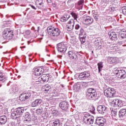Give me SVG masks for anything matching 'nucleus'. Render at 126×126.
Masks as SVG:
<instances>
[{
	"label": "nucleus",
	"instance_id": "nucleus-45",
	"mask_svg": "<svg viewBox=\"0 0 126 126\" xmlns=\"http://www.w3.org/2000/svg\"><path fill=\"white\" fill-rule=\"evenodd\" d=\"M36 82H41L42 83L43 82V80L42 79V76L39 77L37 78V79L36 81Z\"/></svg>",
	"mask_w": 126,
	"mask_h": 126
},
{
	"label": "nucleus",
	"instance_id": "nucleus-22",
	"mask_svg": "<svg viewBox=\"0 0 126 126\" xmlns=\"http://www.w3.org/2000/svg\"><path fill=\"white\" fill-rule=\"evenodd\" d=\"M42 79V82H48L50 78V75L49 74H44L41 75Z\"/></svg>",
	"mask_w": 126,
	"mask_h": 126
},
{
	"label": "nucleus",
	"instance_id": "nucleus-50",
	"mask_svg": "<svg viewBox=\"0 0 126 126\" xmlns=\"http://www.w3.org/2000/svg\"><path fill=\"white\" fill-rule=\"evenodd\" d=\"M52 114H57L58 113V110L55 109H51Z\"/></svg>",
	"mask_w": 126,
	"mask_h": 126
},
{
	"label": "nucleus",
	"instance_id": "nucleus-10",
	"mask_svg": "<svg viewBox=\"0 0 126 126\" xmlns=\"http://www.w3.org/2000/svg\"><path fill=\"white\" fill-rule=\"evenodd\" d=\"M44 68L42 67H37L34 69V73L35 76H40V75H42L43 73H44Z\"/></svg>",
	"mask_w": 126,
	"mask_h": 126
},
{
	"label": "nucleus",
	"instance_id": "nucleus-47",
	"mask_svg": "<svg viewBox=\"0 0 126 126\" xmlns=\"http://www.w3.org/2000/svg\"><path fill=\"white\" fill-rule=\"evenodd\" d=\"M82 53L81 52H76V56L77 57V61L78 60V58H80V57L81 56Z\"/></svg>",
	"mask_w": 126,
	"mask_h": 126
},
{
	"label": "nucleus",
	"instance_id": "nucleus-26",
	"mask_svg": "<svg viewBox=\"0 0 126 126\" xmlns=\"http://www.w3.org/2000/svg\"><path fill=\"white\" fill-rule=\"evenodd\" d=\"M6 122H7V119L5 116L3 115L0 117V124L4 125Z\"/></svg>",
	"mask_w": 126,
	"mask_h": 126
},
{
	"label": "nucleus",
	"instance_id": "nucleus-17",
	"mask_svg": "<svg viewBox=\"0 0 126 126\" xmlns=\"http://www.w3.org/2000/svg\"><path fill=\"white\" fill-rule=\"evenodd\" d=\"M110 39L112 41H117L118 40V34L115 32H108Z\"/></svg>",
	"mask_w": 126,
	"mask_h": 126
},
{
	"label": "nucleus",
	"instance_id": "nucleus-60",
	"mask_svg": "<svg viewBox=\"0 0 126 126\" xmlns=\"http://www.w3.org/2000/svg\"><path fill=\"white\" fill-rule=\"evenodd\" d=\"M113 113H114V116H117V112L113 111Z\"/></svg>",
	"mask_w": 126,
	"mask_h": 126
},
{
	"label": "nucleus",
	"instance_id": "nucleus-25",
	"mask_svg": "<svg viewBox=\"0 0 126 126\" xmlns=\"http://www.w3.org/2000/svg\"><path fill=\"white\" fill-rule=\"evenodd\" d=\"M7 79V77L5 76L4 73H3L0 71V81H2V82H4Z\"/></svg>",
	"mask_w": 126,
	"mask_h": 126
},
{
	"label": "nucleus",
	"instance_id": "nucleus-43",
	"mask_svg": "<svg viewBox=\"0 0 126 126\" xmlns=\"http://www.w3.org/2000/svg\"><path fill=\"white\" fill-rule=\"evenodd\" d=\"M85 33H84V30H83V29L81 28L80 30V33L79 34V37H82V36H84Z\"/></svg>",
	"mask_w": 126,
	"mask_h": 126
},
{
	"label": "nucleus",
	"instance_id": "nucleus-8",
	"mask_svg": "<svg viewBox=\"0 0 126 126\" xmlns=\"http://www.w3.org/2000/svg\"><path fill=\"white\" fill-rule=\"evenodd\" d=\"M106 61L109 64H117L119 62L117 57H107L106 58Z\"/></svg>",
	"mask_w": 126,
	"mask_h": 126
},
{
	"label": "nucleus",
	"instance_id": "nucleus-3",
	"mask_svg": "<svg viewBox=\"0 0 126 126\" xmlns=\"http://www.w3.org/2000/svg\"><path fill=\"white\" fill-rule=\"evenodd\" d=\"M83 121L84 124L87 126L93 125V123H94V117L90 116L89 113H85L84 114Z\"/></svg>",
	"mask_w": 126,
	"mask_h": 126
},
{
	"label": "nucleus",
	"instance_id": "nucleus-54",
	"mask_svg": "<svg viewBox=\"0 0 126 126\" xmlns=\"http://www.w3.org/2000/svg\"><path fill=\"white\" fill-rule=\"evenodd\" d=\"M47 2H48V3H51L52 2L53 0H47Z\"/></svg>",
	"mask_w": 126,
	"mask_h": 126
},
{
	"label": "nucleus",
	"instance_id": "nucleus-40",
	"mask_svg": "<svg viewBox=\"0 0 126 126\" xmlns=\"http://www.w3.org/2000/svg\"><path fill=\"white\" fill-rule=\"evenodd\" d=\"M97 65H98V72L99 73H100V72H101V68H103V63H97Z\"/></svg>",
	"mask_w": 126,
	"mask_h": 126
},
{
	"label": "nucleus",
	"instance_id": "nucleus-31",
	"mask_svg": "<svg viewBox=\"0 0 126 126\" xmlns=\"http://www.w3.org/2000/svg\"><path fill=\"white\" fill-rule=\"evenodd\" d=\"M51 91V86L49 85H45L44 86V92L45 93H48Z\"/></svg>",
	"mask_w": 126,
	"mask_h": 126
},
{
	"label": "nucleus",
	"instance_id": "nucleus-32",
	"mask_svg": "<svg viewBox=\"0 0 126 126\" xmlns=\"http://www.w3.org/2000/svg\"><path fill=\"white\" fill-rule=\"evenodd\" d=\"M53 124L54 126H62L61 120L59 119L55 120V121L53 122Z\"/></svg>",
	"mask_w": 126,
	"mask_h": 126
},
{
	"label": "nucleus",
	"instance_id": "nucleus-36",
	"mask_svg": "<svg viewBox=\"0 0 126 126\" xmlns=\"http://www.w3.org/2000/svg\"><path fill=\"white\" fill-rule=\"evenodd\" d=\"M36 113L37 115H41V114H43L44 113V110H43V107H40L37 109L36 110Z\"/></svg>",
	"mask_w": 126,
	"mask_h": 126
},
{
	"label": "nucleus",
	"instance_id": "nucleus-13",
	"mask_svg": "<svg viewBox=\"0 0 126 126\" xmlns=\"http://www.w3.org/2000/svg\"><path fill=\"white\" fill-rule=\"evenodd\" d=\"M74 20L71 19L68 22V25L66 26L68 31H71L74 27Z\"/></svg>",
	"mask_w": 126,
	"mask_h": 126
},
{
	"label": "nucleus",
	"instance_id": "nucleus-39",
	"mask_svg": "<svg viewBox=\"0 0 126 126\" xmlns=\"http://www.w3.org/2000/svg\"><path fill=\"white\" fill-rule=\"evenodd\" d=\"M85 38H86V36L84 35V36H79V39L81 44H84V43H85Z\"/></svg>",
	"mask_w": 126,
	"mask_h": 126
},
{
	"label": "nucleus",
	"instance_id": "nucleus-29",
	"mask_svg": "<svg viewBox=\"0 0 126 126\" xmlns=\"http://www.w3.org/2000/svg\"><path fill=\"white\" fill-rule=\"evenodd\" d=\"M32 120L35 123H40L41 120H40V117L37 115H34L32 116Z\"/></svg>",
	"mask_w": 126,
	"mask_h": 126
},
{
	"label": "nucleus",
	"instance_id": "nucleus-41",
	"mask_svg": "<svg viewBox=\"0 0 126 126\" xmlns=\"http://www.w3.org/2000/svg\"><path fill=\"white\" fill-rule=\"evenodd\" d=\"M35 3L36 5H43L44 4L43 0H36Z\"/></svg>",
	"mask_w": 126,
	"mask_h": 126
},
{
	"label": "nucleus",
	"instance_id": "nucleus-5",
	"mask_svg": "<svg viewBox=\"0 0 126 126\" xmlns=\"http://www.w3.org/2000/svg\"><path fill=\"white\" fill-rule=\"evenodd\" d=\"M104 94L107 98L116 97V90L114 88L106 89L104 91Z\"/></svg>",
	"mask_w": 126,
	"mask_h": 126
},
{
	"label": "nucleus",
	"instance_id": "nucleus-15",
	"mask_svg": "<svg viewBox=\"0 0 126 126\" xmlns=\"http://www.w3.org/2000/svg\"><path fill=\"white\" fill-rule=\"evenodd\" d=\"M68 102L67 101H62L60 103L59 107L62 109L64 111H66L67 109H68Z\"/></svg>",
	"mask_w": 126,
	"mask_h": 126
},
{
	"label": "nucleus",
	"instance_id": "nucleus-44",
	"mask_svg": "<svg viewBox=\"0 0 126 126\" xmlns=\"http://www.w3.org/2000/svg\"><path fill=\"white\" fill-rule=\"evenodd\" d=\"M121 70H122L119 68L115 69L114 72V74H116V75H118H118L120 74V73L121 72L120 71H121Z\"/></svg>",
	"mask_w": 126,
	"mask_h": 126
},
{
	"label": "nucleus",
	"instance_id": "nucleus-37",
	"mask_svg": "<svg viewBox=\"0 0 126 126\" xmlns=\"http://www.w3.org/2000/svg\"><path fill=\"white\" fill-rule=\"evenodd\" d=\"M23 93L26 98H27V100H28V99H29V98L31 97V93H30V92H24Z\"/></svg>",
	"mask_w": 126,
	"mask_h": 126
},
{
	"label": "nucleus",
	"instance_id": "nucleus-42",
	"mask_svg": "<svg viewBox=\"0 0 126 126\" xmlns=\"http://www.w3.org/2000/svg\"><path fill=\"white\" fill-rule=\"evenodd\" d=\"M92 15L96 21H98V16L97 15V13L95 12V11H92Z\"/></svg>",
	"mask_w": 126,
	"mask_h": 126
},
{
	"label": "nucleus",
	"instance_id": "nucleus-59",
	"mask_svg": "<svg viewBox=\"0 0 126 126\" xmlns=\"http://www.w3.org/2000/svg\"><path fill=\"white\" fill-rule=\"evenodd\" d=\"M0 1L2 2H5V1H6V0H0Z\"/></svg>",
	"mask_w": 126,
	"mask_h": 126
},
{
	"label": "nucleus",
	"instance_id": "nucleus-55",
	"mask_svg": "<svg viewBox=\"0 0 126 126\" xmlns=\"http://www.w3.org/2000/svg\"><path fill=\"white\" fill-rule=\"evenodd\" d=\"M63 87H64L63 86V85H61L60 86V88L61 89H63Z\"/></svg>",
	"mask_w": 126,
	"mask_h": 126
},
{
	"label": "nucleus",
	"instance_id": "nucleus-52",
	"mask_svg": "<svg viewBox=\"0 0 126 126\" xmlns=\"http://www.w3.org/2000/svg\"><path fill=\"white\" fill-rule=\"evenodd\" d=\"M30 6H31L32 8V9H34V10H36V9H37V8H36V7H34V6L33 5L30 4Z\"/></svg>",
	"mask_w": 126,
	"mask_h": 126
},
{
	"label": "nucleus",
	"instance_id": "nucleus-21",
	"mask_svg": "<svg viewBox=\"0 0 126 126\" xmlns=\"http://www.w3.org/2000/svg\"><path fill=\"white\" fill-rule=\"evenodd\" d=\"M68 56L71 60H74V61H77L76 53H75L74 52L69 51L68 52Z\"/></svg>",
	"mask_w": 126,
	"mask_h": 126
},
{
	"label": "nucleus",
	"instance_id": "nucleus-9",
	"mask_svg": "<svg viewBox=\"0 0 126 126\" xmlns=\"http://www.w3.org/2000/svg\"><path fill=\"white\" fill-rule=\"evenodd\" d=\"M112 106L113 107H123L124 106V101L123 100L118 99H115L111 103Z\"/></svg>",
	"mask_w": 126,
	"mask_h": 126
},
{
	"label": "nucleus",
	"instance_id": "nucleus-38",
	"mask_svg": "<svg viewBox=\"0 0 126 126\" xmlns=\"http://www.w3.org/2000/svg\"><path fill=\"white\" fill-rule=\"evenodd\" d=\"M72 17H73L74 20H77L78 14L75 12H72L70 13Z\"/></svg>",
	"mask_w": 126,
	"mask_h": 126
},
{
	"label": "nucleus",
	"instance_id": "nucleus-24",
	"mask_svg": "<svg viewBox=\"0 0 126 126\" xmlns=\"http://www.w3.org/2000/svg\"><path fill=\"white\" fill-rule=\"evenodd\" d=\"M118 77L121 79H125L126 78V71L125 70H121L120 73H119V75H118Z\"/></svg>",
	"mask_w": 126,
	"mask_h": 126
},
{
	"label": "nucleus",
	"instance_id": "nucleus-27",
	"mask_svg": "<svg viewBox=\"0 0 126 126\" xmlns=\"http://www.w3.org/2000/svg\"><path fill=\"white\" fill-rule=\"evenodd\" d=\"M80 83L78 82L75 84V85L73 86V90L74 91L77 92L79 91V90L80 89Z\"/></svg>",
	"mask_w": 126,
	"mask_h": 126
},
{
	"label": "nucleus",
	"instance_id": "nucleus-64",
	"mask_svg": "<svg viewBox=\"0 0 126 126\" xmlns=\"http://www.w3.org/2000/svg\"><path fill=\"white\" fill-rule=\"evenodd\" d=\"M2 85H0V87H1Z\"/></svg>",
	"mask_w": 126,
	"mask_h": 126
},
{
	"label": "nucleus",
	"instance_id": "nucleus-28",
	"mask_svg": "<svg viewBox=\"0 0 126 126\" xmlns=\"http://www.w3.org/2000/svg\"><path fill=\"white\" fill-rule=\"evenodd\" d=\"M24 121L25 123H29L31 121V115L30 114H27L25 115Z\"/></svg>",
	"mask_w": 126,
	"mask_h": 126
},
{
	"label": "nucleus",
	"instance_id": "nucleus-23",
	"mask_svg": "<svg viewBox=\"0 0 126 126\" xmlns=\"http://www.w3.org/2000/svg\"><path fill=\"white\" fill-rule=\"evenodd\" d=\"M126 116V109H122L119 112V118H124Z\"/></svg>",
	"mask_w": 126,
	"mask_h": 126
},
{
	"label": "nucleus",
	"instance_id": "nucleus-19",
	"mask_svg": "<svg viewBox=\"0 0 126 126\" xmlns=\"http://www.w3.org/2000/svg\"><path fill=\"white\" fill-rule=\"evenodd\" d=\"M119 38L120 40L126 39V31L125 29H122L119 32Z\"/></svg>",
	"mask_w": 126,
	"mask_h": 126
},
{
	"label": "nucleus",
	"instance_id": "nucleus-7",
	"mask_svg": "<svg viewBox=\"0 0 126 126\" xmlns=\"http://www.w3.org/2000/svg\"><path fill=\"white\" fill-rule=\"evenodd\" d=\"M13 31H10V30H9L8 29H6L3 32L2 37L4 38V39H11L13 37Z\"/></svg>",
	"mask_w": 126,
	"mask_h": 126
},
{
	"label": "nucleus",
	"instance_id": "nucleus-63",
	"mask_svg": "<svg viewBox=\"0 0 126 126\" xmlns=\"http://www.w3.org/2000/svg\"><path fill=\"white\" fill-rule=\"evenodd\" d=\"M60 59H62V56H60V57H59Z\"/></svg>",
	"mask_w": 126,
	"mask_h": 126
},
{
	"label": "nucleus",
	"instance_id": "nucleus-56",
	"mask_svg": "<svg viewBox=\"0 0 126 126\" xmlns=\"http://www.w3.org/2000/svg\"><path fill=\"white\" fill-rule=\"evenodd\" d=\"M0 8H4V4L2 5H0Z\"/></svg>",
	"mask_w": 126,
	"mask_h": 126
},
{
	"label": "nucleus",
	"instance_id": "nucleus-61",
	"mask_svg": "<svg viewBox=\"0 0 126 126\" xmlns=\"http://www.w3.org/2000/svg\"><path fill=\"white\" fill-rule=\"evenodd\" d=\"M39 28H40V27H37V32H39Z\"/></svg>",
	"mask_w": 126,
	"mask_h": 126
},
{
	"label": "nucleus",
	"instance_id": "nucleus-57",
	"mask_svg": "<svg viewBox=\"0 0 126 126\" xmlns=\"http://www.w3.org/2000/svg\"><path fill=\"white\" fill-rule=\"evenodd\" d=\"M52 6L53 7H56V3H53L52 4Z\"/></svg>",
	"mask_w": 126,
	"mask_h": 126
},
{
	"label": "nucleus",
	"instance_id": "nucleus-20",
	"mask_svg": "<svg viewBox=\"0 0 126 126\" xmlns=\"http://www.w3.org/2000/svg\"><path fill=\"white\" fill-rule=\"evenodd\" d=\"M94 44L97 50H100L101 49V38L98 37L95 39L94 40Z\"/></svg>",
	"mask_w": 126,
	"mask_h": 126
},
{
	"label": "nucleus",
	"instance_id": "nucleus-2",
	"mask_svg": "<svg viewBox=\"0 0 126 126\" xmlns=\"http://www.w3.org/2000/svg\"><path fill=\"white\" fill-rule=\"evenodd\" d=\"M47 32L51 37H54V38L60 36V34H61V31H60L59 28L52 26L47 28Z\"/></svg>",
	"mask_w": 126,
	"mask_h": 126
},
{
	"label": "nucleus",
	"instance_id": "nucleus-58",
	"mask_svg": "<svg viewBox=\"0 0 126 126\" xmlns=\"http://www.w3.org/2000/svg\"><path fill=\"white\" fill-rule=\"evenodd\" d=\"M111 9L112 11H115V8L114 7H112Z\"/></svg>",
	"mask_w": 126,
	"mask_h": 126
},
{
	"label": "nucleus",
	"instance_id": "nucleus-4",
	"mask_svg": "<svg viewBox=\"0 0 126 126\" xmlns=\"http://www.w3.org/2000/svg\"><path fill=\"white\" fill-rule=\"evenodd\" d=\"M86 96L90 100H94L97 97V92L93 88L88 89L86 92Z\"/></svg>",
	"mask_w": 126,
	"mask_h": 126
},
{
	"label": "nucleus",
	"instance_id": "nucleus-30",
	"mask_svg": "<svg viewBox=\"0 0 126 126\" xmlns=\"http://www.w3.org/2000/svg\"><path fill=\"white\" fill-rule=\"evenodd\" d=\"M68 18H69V16L64 15L60 18V21H61L62 22H65L68 20Z\"/></svg>",
	"mask_w": 126,
	"mask_h": 126
},
{
	"label": "nucleus",
	"instance_id": "nucleus-1",
	"mask_svg": "<svg viewBox=\"0 0 126 126\" xmlns=\"http://www.w3.org/2000/svg\"><path fill=\"white\" fill-rule=\"evenodd\" d=\"M24 112H25L24 107H18L12 112L11 118L13 120H17L18 124H20V117L24 114Z\"/></svg>",
	"mask_w": 126,
	"mask_h": 126
},
{
	"label": "nucleus",
	"instance_id": "nucleus-34",
	"mask_svg": "<svg viewBox=\"0 0 126 126\" xmlns=\"http://www.w3.org/2000/svg\"><path fill=\"white\" fill-rule=\"evenodd\" d=\"M83 4H84V0H80L78 1V5L80 7V9H82L83 7Z\"/></svg>",
	"mask_w": 126,
	"mask_h": 126
},
{
	"label": "nucleus",
	"instance_id": "nucleus-11",
	"mask_svg": "<svg viewBox=\"0 0 126 126\" xmlns=\"http://www.w3.org/2000/svg\"><path fill=\"white\" fill-rule=\"evenodd\" d=\"M106 122V119L102 117H97L95 122V125L99 126H104V124Z\"/></svg>",
	"mask_w": 126,
	"mask_h": 126
},
{
	"label": "nucleus",
	"instance_id": "nucleus-12",
	"mask_svg": "<svg viewBox=\"0 0 126 126\" xmlns=\"http://www.w3.org/2000/svg\"><path fill=\"white\" fill-rule=\"evenodd\" d=\"M89 76H90V73L88 72L85 71L80 73L79 78L80 80H85V79H87L88 77H89Z\"/></svg>",
	"mask_w": 126,
	"mask_h": 126
},
{
	"label": "nucleus",
	"instance_id": "nucleus-62",
	"mask_svg": "<svg viewBox=\"0 0 126 126\" xmlns=\"http://www.w3.org/2000/svg\"><path fill=\"white\" fill-rule=\"evenodd\" d=\"M28 44H30L31 42H30V41H28Z\"/></svg>",
	"mask_w": 126,
	"mask_h": 126
},
{
	"label": "nucleus",
	"instance_id": "nucleus-48",
	"mask_svg": "<svg viewBox=\"0 0 126 126\" xmlns=\"http://www.w3.org/2000/svg\"><path fill=\"white\" fill-rule=\"evenodd\" d=\"M122 12L124 15H126V7H123L122 8Z\"/></svg>",
	"mask_w": 126,
	"mask_h": 126
},
{
	"label": "nucleus",
	"instance_id": "nucleus-46",
	"mask_svg": "<svg viewBox=\"0 0 126 126\" xmlns=\"http://www.w3.org/2000/svg\"><path fill=\"white\" fill-rule=\"evenodd\" d=\"M81 28V27H80V25L78 24L75 25V30H79Z\"/></svg>",
	"mask_w": 126,
	"mask_h": 126
},
{
	"label": "nucleus",
	"instance_id": "nucleus-33",
	"mask_svg": "<svg viewBox=\"0 0 126 126\" xmlns=\"http://www.w3.org/2000/svg\"><path fill=\"white\" fill-rule=\"evenodd\" d=\"M52 96L53 97H57L59 95V91L57 89H54L52 93Z\"/></svg>",
	"mask_w": 126,
	"mask_h": 126
},
{
	"label": "nucleus",
	"instance_id": "nucleus-14",
	"mask_svg": "<svg viewBox=\"0 0 126 126\" xmlns=\"http://www.w3.org/2000/svg\"><path fill=\"white\" fill-rule=\"evenodd\" d=\"M41 105H43V100L40 98L35 99L32 103V107H37Z\"/></svg>",
	"mask_w": 126,
	"mask_h": 126
},
{
	"label": "nucleus",
	"instance_id": "nucleus-6",
	"mask_svg": "<svg viewBox=\"0 0 126 126\" xmlns=\"http://www.w3.org/2000/svg\"><path fill=\"white\" fill-rule=\"evenodd\" d=\"M66 43L65 42H61L59 43L57 45L58 52L62 53V54L65 53L67 49V46H66Z\"/></svg>",
	"mask_w": 126,
	"mask_h": 126
},
{
	"label": "nucleus",
	"instance_id": "nucleus-51",
	"mask_svg": "<svg viewBox=\"0 0 126 126\" xmlns=\"http://www.w3.org/2000/svg\"><path fill=\"white\" fill-rule=\"evenodd\" d=\"M90 111L92 114H95V108L93 107L92 110H91Z\"/></svg>",
	"mask_w": 126,
	"mask_h": 126
},
{
	"label": "nucleus",
	"instance_id": "nucleus-35",
	"mask_svg": "<svg viewBox=\"0 0 126 126\" xmlns=\"http://www.w3.org/2000/svg\"><path fill=\"white\" fill-rule=\"evenodd\" d=\"M19 100H20L22 102L23 101H26V100H27L26 98V97L25 96V95L24 93L22 94L20 96H19Z\"/></svg>",
	"mask_w": 126,
	"mask_h": 126
},
{
	"label": "nucleus",
	"instance_id": "nucleus-49",
	"mask_svg": "<svg viewBox=\"0 0 126 126\" xmlns=\"http://www.w3.org/2000/svg\"><path fill=\"white\" fill-rule=\"evenodd\" d=\"M31 34V31L30 30H27L25 32V35H27V36H29Z\"/></svg>",
	"mask_w": 126,
	"mask_h": 126
},
{
	"label": "nucleus",
	"instance_id": "nucleus-16",
	"mask_svg": "<svg viewBox=\"0 0 126 126\" xmlns=\"http://www.w3.org/2000/svg\"><path fill=\"white\" fill-rule=\"evenodd\" d=\"M84 21L85 24L88 25V24H92L94 22V19L89 16H86L84 17Z\"/></svg>",
	"mask_w": 126,
	"mask_h": 126
},
{
	"label": "nucleus",
	"instance_id": "nucleus-53",
	"mask_svg": "<svg viewBox=\"0 0 126 126\" xmlns=\"http://www.w3.org/2000/svg\"><path fill=\"white\" fill-rule=\"evenodd\" d=\"M109 0H101V2L103 3V2H108Z\"/></svg>",
	"mask_w": 126,
	"mask_h": 126
},
{
	"label": "nucleus",
	"instance_id": "nucleus-18",
	"mask_svg": "<svg viewBox=\"0 0 126 126\" xmlns=\"http://www.w3.org/2000/svg\"><path fill=\"white\" fill-rule=\"evenodd\" d=\"M97 111L99 114H104L107 111V107L104 105H99L97 106Z\"/></svg>",
	"mask_w": 126,
	"mask_h": 126
}]
</instances>
